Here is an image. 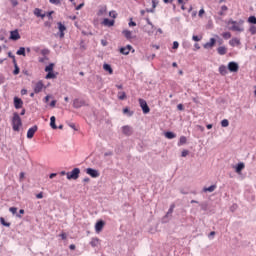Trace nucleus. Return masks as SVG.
<instances>
[{"instance_id": "nucleus-1", "label": "nucleus", "mask_w": 256, "mask_h": 256, "mask_svg": "<svg viewBox=\"0 0 256 256\" xmlns=\"http://www.w3.org/2000/svg\"><path fill=\"white\" fill-rule=\"evenodd\" d=\"M21 127H23L21 116H19V113L15 112L12 118V129L13 131L20 132Z\"/></svg>"}, {"instance_id": "nucleus-2", "label": "nucleus", "mask_w": 256, "mask_h": 256, "mask_svg": "<svg viewBox=\"0 0 256 256\" xmlns=\"http://www.w3.org/2000/svg\"><path fill=\"white\" fill-rule=\"evenodd\" d=\"M81 170L79 168H74L71 172H67L66 177L68 180L73 179L74 181L79 179V174Z\"/></svg>"}, {"instance_id": "nucleus-3", "label": "nucleus", "mask_w": 256, "mask_h": 256, "mask_svg": "<svg viewBox=\"0 0 256 256\" xmlns=\"http://www.w3.org/2000/svg\"><path fill=\"white\" fill-rule=\"evenodd\" d=\"M138 101L144 115H147V113H150L151 109L149 108V105H147V101L141 98Z\"/></svg>"}, {"instance_id": "nucleus-4", "label": "nucleus", "mask_w": 256, "mask_h": 256, "mask_svg": "<svg viewBox=\"0 0 256 256\" xmlns=\"http://www.w3.org/2000/svg\"><path fill=\"white\" fill-rule=\"evenodd\" d=\"M87 105V102L83 99L76 98L73 101V107L74 109H81V107H85Z\"/></svg>"}, {"instance_id": "nucleus-5", "label": "nucleus", "mask_w": 256, "mask_h": 256, "mask_svg": "<svg viewBox=\"0 0 256 256\" xmlns=\"http://www.w3.org/2000/svg\"><path fill=\"white\" fill-rule=\"evenodd\" d=\"M228 25H232V26L230 27V30H231V31H239V32L243 31V28H241V26H239V24L237 23V21L230 20V21L228 22Z\"/></svg>"}, {"instance_id": "nucleus-6", "label": "nucleus", "mask_w": 256, "mask_h": 256, "mask_svg": "<svg viewBox=\"0 0 256 256\" xmlns=\"http://www.w3.org/2000/svg\"><path fill=\"white\" fill-rule=\"evenodd\" d=\"M228 70L231 73H237V71H239V64H237V62H229L228 63Z\"/></svg>"}, {"instance_id": "nucleus-7", "label": "nucleus", "mask_w": 256, "mask_h": 256, "mask_svg": "<svg viewBox=\"0 0 256 256\" xmlns=\"http://www.w3.org/2000/svg\"><path fill=\"white\" fill-rule=\"evenodd\" d=\"M122 133L126 135V137H130V135H133V128L129 125L123 126Z\"/></svg>"}, {"instance_id": "nucleus-8", "label": "nucleus", "mask_w": 256, "mask_h": 256, "mask_svg": "<svg viewBox=\"0 0 256 256\" xmlns=\"http://www.w3.org/2000/svg\"><path fill=\"white\" fill-rule=\"evenodd\" d=\"M86 173L87 175H90V177H93V179H97V177H99V171L95 170L93 168H87L86 169Z\"/></svg>"}, {"instance_id": "nucleus-9", "label": "nucleus", "mask_w": 256, "mask_h": 256, "mask_svg": "<svg viewBox=\"0 0 256 256\" xmlns=\"http://www.w3.org/2000/svg\"><path fill=\"white\" fill-rule=\"evenodd\" d=\"M57 25L60 33L59 37L60 39H63V37H65V31H67V27H65L61 22H58Z\"/></svg>"}, {"instance_id": "nucleus-10", "label": "nucleus", "mask_w": 256, "mask_h": 256, "mask_svg": "<svg viewBox=\"0 0 256 256\" xmlns=\"http://www.w3.org/2000/svg\"><path fill=\"white\" fill-rule=\"evenodd\" d=\"M37 125L29 128L28 132H27V139H33V137L35 136V133H37Z\"/></svg>"}, {"instance_id": "nucleus-11", "label": "nucleus", "mask_w": 256, "mask_h": 256, "mask_svg": "<svg viewBox=\"0 0 256 256\" xmlns=\"http://www.w3.org/2000/svg\"><path fill=\"white\" fill-rule=\"evenodd\" d=\"M216 43H217V40L215 38H211L209 42L203 45V47L204 49H213Z\"/></svg>"}, {"instance_id": "nucleus-12", "label": "nucleus", "mask_w": 256, "mask_h": 256, "mask_svg": "<svg viewBox=\"0 0 256 256\" xmlns=\"http://www.w3.org/2000/svg\"><path fill=\"white\" fill-rule=\"evenodd\" d=\"M10 39L12 41H19V39H21V35L19 34V31H17V30L11 31Z\"/></svg>"}, {"instance_id": "nucleus-13", "label": "nucleus", "mask_w": 256, "mask_h": 256, "mask_svg": "<svg viewBox=\"0 0 256 256\" xmlns=\"http://www.w3.org/2000/svg\"><path fill=\"white\" fill-rule=\"evenodd\" d=\"M44 87H45V85L43 84L42 81L37 82L34 87V93H41V91H43Z\"/></svg>"}, {"instance_id": "nucleus-14", "label": "nucleus", "mask_w": 256, "mask_h": 256, "mask_svg": "<svg viewBox=\"0 0 256 256\" xmlns=\"http://www.w3.org/2000/svg\"><path fill=\"white\" fill-rule=\"evenodd\" d=\"M103 227H105V222L103 220H100L95 225L96 233H101L103 231Z\"/></svg>"}, {"instance_id": "nucleus-15", "label": "nucleus", "mask_w": 256, "mask_h": 256, "mask_svg": "<svg viewBox=\"0 0 256 256\" xmlns=\"http://www.w3.org/2000/svg\"><path fill=\"white\" fill-rule=\"evenodd\" d=\"M14 107L15 109H21L23 107V100L19 97H14Z\"/></svg>"}, {"instance_id": "nucleus-16", "label": "nucleus", "mask_w": 256, "mask_h": 256, "mask_svg": "<svg viewBox=\"0 0 256 256\" xmlns=\"http://www.w3.org/2000/svg\"><path fill=\"white\" fill-rule=\"evenodd\" d=\"M131 49H133V46L127 45L126 47L120 48V53L122 55H129V53H131Z\"/></svg>"}, {"instance_id": "nucleus-17", "label": "nucleus", "mask_w": 256, "mask_h": 256, "mask_svg": "<svg viewBox=\"0 0 256 256\" xmlns=\"http://www.w3.org/2000/svg\"><path fill=\"white\" fill-rule=\"evenodd\" d=\"M122 35H124L125 39H127L128 41H131V39H133V32H131L130 30H123Z\"/></svg>"}, {"instance_id": "nucleus-18", "label": "nucleus", "mask_w": 256, "mask_h": 256, "mask_svg": "<svg viewBox=\"0 0 256 256\" xmlns=\"http://www.w3.org/2000/svg\"><path fill=\"white\" fill-rule=\"evenodd\" d=\"M102 25L105 27H113V25H115V20H109V18H105L102 22Z\"/></svg>"}, {"instance_id": "nucleus-19", "label": "nucleus", "mask_w": 256, "mask_h": 256, "mask_svg": "<svg viewBox=\"0 0 256 256\" xmlns=\"http://www.w3.org/2000/svg\"><path fill=\"white\" fill-rule=\"evenodd\" d=\"M229 45H231V47H237V46L241 45V40H239L238 38H232L229 41Z\"/></svg>"}, {"instance_id": "nucleus-20", "label": "nucleus", "mask_w": 256, "mask_h": 256, "mask_svg": "<svg viewBox=\"0 0 256 256\" xmlns=\"http://www.w3.org/2000/svg\"><path fill=\"white\" fill-rule=\"evenodd\" d=\"M217 189V185H211L209 187H204L203 188V192L204 193H213V191H215Z\"/></svg>"}, {"instance_id": "nucleus-21", "label": "nucleus", "mask_w": 256, "mask_h": 256, "mask_svg": "<svg viewBox=\"0 0 256 256\" xmlns=\"http://www.w3.org/2000/svg\"><path fill=\"white\" fill-rule=\"evenodd\" d=\"M245 169V163L240 162L237 164L236 168H235V172L236 173H241V171H243Z\"/></svg>"}, {"instance_id": "nucleus-22", "label": "nucleus", "mask_w": 256, "mask_h": 256, "mask_svg": "<svg viewBox=\"0 0 256 256\" xmlns=\"http://www.w3.org/2000/svg\"><path fill=\"white\" fill-rule=\"evenodd\" d=\"M218 55H227V47L220 46L217 48Z\"/></svg>"}, {"instance_id": "nucleus-23", "label": "nucleus", "mask_w": 256, "mask_h": 256, "mask_svg": "<svg viewBox=\"0 0 256 256\" xmlns=\"http://www.w3.org/2000/svg\"><path fill=\"white\" fill-rule=\"evenodd\" d=\"M219 73H220V75H222V76L227 75V73H228V71H227V66L221 65V66L219 67Z\"/></svg>"}, {"instance_id": "nucleus-24", "label": "nucleus", "mask_w": 256, "mask_h": 256, "mask_svg": "<svg viewBox=\"0 0 256 256\" xmlns=\"http://www.w3.org/2000/svg\"><path fill=\"white\" fill-rule=\"evenodd\" d=\"M103 69H104V71L109 72V75H113V68H111V65H109V64H104V65H103Z\"/></svg>"}, {"instance_id": "nucleus-25", "label": "nucleus", "mask_w": 256, "mask_h": 256, "mask_svg": "<svg viewBox=\"0 0 256 256\" xmlns=\"http://www.w3.org/2000/svg\"><path fill=\"white\" fill-rule=\"evenodd\" d=\"M45 79H57V74L55 72H48Z\"/></svg>"}, {"instance_id": "nucleus-26", "label": "nucleus", "mask_w": 256, "mask_h": 256, "mask_svg": "<svg viewBox=\"0 0 256 256\" xmlns=\"http://www.w3.org/2000/svg\"><path fill=\"white\" fill-rule=\"evenodd\" d=\"M13 65H14L13 74H14V75H19L20 69H19V66L17 65V60H14Z\"/></svg>"}, {"instance_id": "nucleus-27", "label": "nucleus", "mask_w": 256, "mask_h": 256, "mask_svg": "<svg viewBox=\"0 0 256 256\" xmlns=\"http://www.w3.org/2000/svg\"><path fill=\"white\" fill-rule=\"evenodd\" d=\"M165 137H166V139H175V137H177V135L173 132H166Z\"/></svg>"}, {"instance_id": "nucleus-28", "label": "nucleus", "mask_w": 256, "mask_h": 256, "mask_svg": "<svg viewBox=\"0 0 256 256\" xmlns=\"http://www.w3.org/2000/svg\"><path fill=\"white\" fill-rule=\"evenodd\" d=\"M55 121H56L55 116H52L50 118V127H52V129H57V124H55Z\"/></svg>"}, {"instance_id": "nucleus-29", "label": "nucleus", "mask_w": 256, "mask_h": 256, "mask_svg": "<svg viewBox=\"0 0 256 256\" xmlns=\"http://www.w3.org/2000/svg\"><path fill=\"white\" fill-rule=\"evenodd\" d=\"M54 67H55V64L50 63L48 66L45 67L46 73L53 72Z\"/></svg>"}, {"instance_id": "nucleus-30", "label": "nucleus", "mask_w": 256, "mask_h": 256, "mask_svg": "<svg viewBox=\"0 0 256 256\" xmlns=\"http://www.w3.org/2000/svg\"><path fill=\"white\" fill-rule=\"evenodd\" d=\"M118 99L124 101V99H127V94L125 92H118Z\"/></svg>"}, {"instance_id": "nucleus-31", "label": "nucleus", "mask_w": 256, "mask_h": 256, "mask_svg": "<svg viewBox=\"0 0 256 256\" xmlns=\"http://www.w3.org/2000/svg\"><path fill=\"white\" fill-rule=\"evenodd\" d=\"M90 245L92 247H97V245H99V240L98 238H92L91 242H90Z\"/></svg>"}, {"instance_id": "nucleus-32", "label": "nucleus", "mask_w": 256, "mask_h": 256, "mask_svg": "<svg viewBox=\"0 0 256 256\" xmlns=\"http://www.w3.org/2000/svg\"><path fill=\"white\" fill-rule=\"evenodd\" d=\"M16 55H22L23 57H25V47H20L19 50L16 52Z\"/></svg>"}, {"instance_id": "nucleus-33", "label": "nucleus", "mask_w": 256, "mask_h": 256, "mask_svg": "<svg viewBox=\"0 0 256 256\" xmlns=\"http://www.w3.org/2000/svg\"><path fill=\"white\" fill-rule=\"evenodd\" d=\"M185 143H187V137L181 136V137H180V140H179V142H178V145H179V146L185 145Z\"/></svg>"}, {"instance_id": "nucleus-34", "label": "nucleus", "mask_w": 256, "mask_h": 256, "mask_svg": "<svg viewBox=\"0 0 256 256\" xmlns=\"http://www.w3.org/2000/svg\"><path fill=\"white\" fill-rule=\"evenodd\" d=\"M0 222H1V224H2L4 227H11V223L6 222V221H5V218H3V217L0 218Z\"/></svg>"}, {"instance_id": "nucleus-35", "label": "nucleus", "mask_w": 256, "mask_h": 256, "mask_svg": "<svg viewBox=\"0 0 256 256\" xmlns=\"http://www.w3.org/2000/svg\"><path fill=\"white\" fill-rule=\"evenodd\" d=\"M175 209V204H171L167 214H166V217H169V215H172L173 214V211Z\"/></svg>"}, {"instance_id": "nucleus-36", "label": "nucleus", "mask_w": 256, "mask_h": 256, "mask_svg": "<svg viewBox=\"0 0 256 256\" xmlns=\"http://www.w3.org/2000/svg\"><path fill=\"white\" fill-rule=\"evenodd\" d=\"M42 12L43 11L39 8L34 9V15H36V17H40Z\"/></svg>"}, {"instance_id": "nucleus-37", "label": "nucleus", "mask_w": 256, "mask_h": 256, "mask_svg": "<svg viewBox=\"0 0 256 256\" xmlns=\"http://www.w3.org/2000/svg\"><path fill=\"white\" fill-rule=\"evenodd\" d=\"M248 21H249L250 23H252V25H256V17H255V16H250V17L248 18Z\"/></svg>"}, {"instance_id": "nucleus-38", "label": "nucleus", "mask_w": 256, "mask_h": 256, "mask_svg": "<svg viewBox=\"0 0 256 256\" xmlns=\"http://www.w3.org/2000/svg\"><path fill=\"white\" fill-rule=\"evenodd\" d=\"M221 126L222 127H229V120L227 119H224L221 121Z\"/></svg>"}, {"instance_id": "nucleus-39", "label": "nucleus", "mask_w": 256, "mask_h": 256, "mask_svg": "<svg viewBox=\"0 0 256 256\" xmlns=\"http://www.w3.org/2000/svg\"><path fill=\"white\" fill-rule=\"evenodd\" d=\"M223 39H231V33L230 32H224L222 34Z\"/></svg>"}, {"instance_id": "nucleus-40", "label": "nucleus", "mask_w": 256, "mask_h": 256, "mask_svg": "<svg viewBox=\"0 0 256 256\" xmlns=\"http://www.w3.org/2000/svg\"><path fill=\"white\" fill-rule=\"evenodd\" d=\"M109 17H112V19H117V12H115V11H110L109 12Z\"/></svg>"}, {"instance_id": "nucleus-41", "label": "nucleus", "mask_w": 256, "mask_h": 256, "mask_svg": "<svg viewBox=\"0 0 256 256\" xmlns=\"http://www.w3.org/2000/svg\"><path fill=\"white\" fill-rule=\"evenodd\" d=\"M9 211H10V213H11L12 215H15V214H17V207H10V208H9Z\"/></svg>"}, {"instance_id": "nucleus-42", "label": "nucleus", "mask_w": 256, "mask_h": 256, "mask_svg": "<svg viewBox=\"0 0 256 256\" xmlns=\"http://www.w3.org/2000/svg\"><path fill=\"white\" fill-rule=\"evenodd\" d=\"M123 113H124V114H127V113H128L129 117H131V116L133 115V112H130V111H129V108H124V109H123Z\"/></svg>"}, {"instance_id": "nucleus-43", "label": "nucleus", "mask_w": 256, "mask_h": 256, "mask_svg": "<svg viewBox=\"0 0 256 256\" xmlns=\"http://www.w3.org/2000/svg\"><path fill=\"white\" fill-rule=\"evenodd\" d=\"M251 35H255L256 34V27L255 26H251L249 29Z\"/></svg>"}, {"instance_id": "nucleus-44", "label": "nucleus", "mask_w": 256, "mask_h": 256, "mask_svg": "<svg viewBox=\"0 0 256 256\" xmlns=\"http://www.w3.org/2000/svg\"><path fill=\"white\" fill-rule=\"evenodd\" d=\"M200 207H201L202 211H207L208 205H207V203H201Z\"/></svg>"}, {"instance_id": "nucleus-45", "label": "nucleus", "mask_w": 256, "mask_h": 256, "mask_svg": "<svg viewBox=\"0 0 256 256\" xmlns=\"http://www.w3.org/2000/svg\"><path fill=\"white\" fill-rule=\"evenodd\" d=\"M52 5H59L61 3V0H49Z\"/></svg>"}, {"instance_id": "nucleus-46", "label": "nucleus", "mask_w": 256, "mask_h": 256, "mask_svg": "<svg viewBox=\"0 0 256 256\" xmlns=\"http://www.w3.org/2000/svg\"><path fill=\"white\" fill-rule=\"evenodd\" d=\"M172 49H179V42L174 41V42H173Z\"/></svg>"}, {"instance_id": "nucleus-47", "label": "nucleus", "mask_w": 256, "mask_h": 256, "mask_svg": "<svg viewBox=\"0 0 256 256\" xmlns=\"http://www.w3.org/2000/svg\"><path fill=\"white\" fill-rule=\"evenodd\" d=\"M106 12H107V7L101 8V9L99 10V15H103V14L106 13Z\"/></svg>"}, {"instance_id": "nucleus-48", "label": "nucleus", "mask_w": 256, "mask_h": 256, "mask_svg": "<svg viewBox=\"0 0 256 256\" xmlns=\"http://www.w3.org/2000/svg\"><path fill=\"white\" fill-rule=\"evenodd\" d=\"M187 155H189V150H183L181 156L187 157Z\"/></svg>"}, {"instance_id": "nucleus-49", "label": "nucleus", "mask_w": 256, "mask_h": 256, "mask_svg": "<svg viewBox=\"0 0 256 256\" xmlns=\"http://www.w3.org/2000/svg\"><path fill=\"white\" fill-rule=\"evenodd\" d=\"M59 237H61V239H62L63 241H65V239H67V234H66V233H61V234L59 235Z\"/></svg>"}, {"instance_id": "nucleus-50", "label": "nucleus", "mask_w": 256, "mask_h": 256, "mask_svg": "<svg viewBox=\"0 0 256 256\" xmlns=\"http://www.w3.org/2000/svg\"><path fill=\"white\" fill-rule=\"evenodd\" d=\"M11 3L13 7H17L19 5V2L17 0H11Z\"/></svg>"}, {"instance_id": "nucleus-51", "label": "nucleus", "mask_w": 256, "mask_h": 256, "mask_svg": "<svg viewBox=\"0 0 256 256\" xmlns=\"http://www.w3.org/2000/svg\"><path fill=\"white\" fill-rule=\"evenodd\" d=\"M221 11H223L225 13L226 11H229V8L226 5H223L221 7Z\"/></svg>"}, {"instance_id": "nucleus-52", "label": "nucleus", "mask_w": 256, "mask_h": 256, "mask_svg": "<svg viewBox=\"0 0 256 256\" xmlns=\"http://www.w3.org/2000/svg\"><path fill=\"white\" fill-rule=\"evenodd\" d=\"M8 57H10V59H13V61H16L15 60V55H13V53L8 52Z\"/></svg>"}, {"instance_id": "nucleus-53", "label": "nucleus", "mask_w": 256, "mask_h": 256, "mask_svg": "<svg viewBox=\"0 0 256 256\" xmlns=\"http://www.w3.org/2000/svg\"><path fill=\"white\" fill-rule=\"evenodd\" d=\"M146 21H147L148 25H150L151 29H153V28L155 27V26L153 25V23L151 22V20H149V18L146 19Z\"/></svg>"}, {"instance_id": "nucleus-54", "label": "nucleus", "mask_w": 256, "mask_h": 256, "mask_svg": "<svg viewBox=\"0 0 256 256\" xmlns=\"http://www.w3.org/2000/svg\"><path fill=\"white\" fill-rule=\"evenodd\" d=\"M129 27H137V23H135L134 21H130Z\"/></svg>"}, {"instance_id": "nucleus-55", "label": "nucleus", "mask_w": 256, "mask_h": 256, "mask_svg": "<svg viewBox=\"0 0 256 256\" xmlns=\"http://www.w3.org/2000/svg\"><path fill=\"white\" fill-rule=\"evenodd\" d=\"M37 199H43V192H40L36 195Z\"/></svg>"}, {"instance_id": "nucleus-56", "label": "nucleus", "mask_w": 256, "mask_h": 256, "mask_svg": "<svg viewBox=\"0 0 256 256\" xmlns=\"http://www.w3.org/2000/svg\"><path fill=\"white\" fill-rule=\"evenodd\" d=\"M199 17H203V15H205V10L204 9H201L200 11H199Z\"/></svg>"}, {"instance_id": "nucleus-57", "label": "nucleus", "mask_w": 256, "mask_h": 256, "mask_svg": "<svg viewBox=\"0 0 256 256\" xmlns=\"http://www.w3.org/2000/svg\"><path fill=\"white\" fill-rule=\"evenodd\" d=\"M57 105V100H52L50 103V107H55Z\"/></svg>"}, {"instance_id": "nucleus-58", "label": "nucleus", "mask_w": 256, "mask_h": 256, "mask_svg": "<svg viewBox=\"0 0 256 256\" xmlns=\"http://www.w3.org/2000/svg\"><path fill=\"white\" fill-rule=\"evenodd\" d=\"M177 109H178V111H183V109H184L183 104H178Z\"/></svg>"}, {"instance_id": "nucleus-59", "label": "nucleus", "mask_w": 256, "mask_h": 256, "mask_svg": "<svg viewBox=\"0 0 256 256\" xmlns=\"http://www.w3.org/2000/svg\"><path fill=\"white\" fill-rule=\"evenodd\" d=\"M51 97V95H47L45 98H44V103H49V98Z\"/></svg>"}, {"instance_id": "nucleus-60", "label": "nucleus", "mask_w": 256, "mask_h": 256, "mask_svg": "<svg viewBox=\"0 0 256 256\" xmlns=\"http://www.w3.org/2000/svg\"><path fill=\"white\" fill-rule=\"evenodd\" d=\"M84 5H85L84 3H81L80 5H78V6L76 7V11H79V9L83 8Z\"/></svg>"}, {"instance_id": "nucleus-61", "label": "nucleus", "mask_w": 256, "mask_h": 256, "mask_svg": "<svg viewBox=\"0 0 256 256\" xmlns=\"http://www.w3.org/2000/svg\"><path fill=\"white\" fill-rule=\"evenodd\" d=\"M69 127H71V129H74V131H77V128L75 127V124H74V123H70V124H69Z\"/></svg>"}, {"instance_id": "nucleus-62", "label": "nucleus", "mask_w": 256, "mask_h": 256, "mask_svg": "<svg viewBox=\"0 0 256 256\" xmlns=\"http://www.w3.org/2000/svg\"><path fill=\"white\" fill-rule=\"evenodd\" d=\"M192 39L193 41H201V38H199V36H193Z\"/></svg>"}, {"instance_id": "nucleus-63", "label": "nucleus", "mask_w": 256, "mask_h": 256, "mask_svg": "<svg viewBox=\"0 0 256 256\" xmlns=\"http://www.w3.org/2000/svg\"><path fill=\"white\" fill-rule=\"evenodd\" d=\"M208 237H215V231H212V232H210V234L208 235Z\"/></svg>"}, {"instance_id": "nucleus-64", "label": "nucleus", "mask_w": 256, "mask_h": 256, "mask_svg": "<svg viewBox=\"0 0 256 256\" xmlns=\"http://www.w3.org/2000/svg\"><path fill=\"white\" fill-rule=\"evenodd\" d=\"M21 95H27V90L26 89H22L21 90Z\"/></svg>"}]
</instances>
